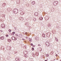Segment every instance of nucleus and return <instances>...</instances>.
I'll use <instances>...</instances> for the list:
<instances>
[{"label": "nucleus", "mask_w": 61, "mask_h": 61, "mask_svg": "<svg viewBox=\"0 0 61 61\" xmlns=\"http://www.w3.org/2000/svg\"><path fill=\"white\" fill-rule=\"evenodd\" d=\"M18 61H20V60H19V59L18 58Z\"/></svg>", "instance_id": "nucleus-25"}, {"label": "nucleus", "mask_w": 61, "mask_h": 61, "mask_svg": "<svg viewBox=\"0 0 61 61\" xmlns=\"http://www.w3.org/2000/svg\"><path fill=\"white\" fill-rule=\"evenodd\" d=\"M43 18L42 17H40L39 18V20H43Z\"/></svg>", "instance_id": "nucleus-8"}, {"label": "nucleus", "mask_w": 61, "mask_h": 61, "mask_svg": "<svg viewBox=\"0 0 61 61\" xmlns=\"http://www.w3.org/2000/svg\"><path fill=\"white\" fill-rule=\"evenodd\" d=\"M7 41H8L9 42H11V40H10L9 39H8L7 40Z\"/></svg>", "instance_id": "nucleus-11"}, {"label": "nucleus", "mask_w": 61, "mask_h": 61, "mask_svg": "<svg viewBox=\"0 0 61 61\" xmlns=\"http://www.w3.org/2000/svg\"><path fill=\"white\" fill-rule=\"evenodd\" d=\"M45 61H47L46 60H45Z\"/></svg>", "instance_id": "nucleus-30"}, {"label": "nucleus", "mask_w": 61, "mask_h": 61, "mask_svg": "<svg viewBox=\"0 0 61 61\" xmlns=\"http://www.w3.org/2000/svg\"><path fill=\"white\" fill-rule=\"evenodd\" d=\"M35 4V1H32V4H33V5H34Z\"/></svg>", "instance_id": "nucleus-7"}, {"label": "nucleus", "mask_w": 61, "mask_h": 61, "mask_svg": "<svg viewBox=\"0 0 61 61\" xmlns=\"http://www.w3.org/2000/svg\"><path fill=\"white\" fill-rule=\"evenodd\" d=\"M35 16H37L38 15V13H37V12H35Z\"/></svg>", "instance_id": "nucleus-5"}, {"label": "nucleus", "mask_w": 61, "mask_h": 61, "mask_svg": "<svg viewBox=\"0 0 61 61\" xmlns=\"http://www.w3.org/2000/svg\"><path fill=\"white\" fill-rule=\"evenodd\" d=\"M57 4H58V2L57 1H55L53 3L54 5H56Z\"/></svg>", "instance_id": "nucleus-2"}, {"label": "nucleus", "mask_w": 61, "mask_h": 61, "mask_svg": "<svg viewBox=\"0 0 61 61\" xmlns=\"http://www.w3.org/2000/svg\"><path fill=\"white\" fill-rule=\"evenodd\" d=\"M37 38H38L37 36H36V40H37Z\"/></svg>", "instance_id": "nucleus-20"}, {"label": "nucleus", "mask_w": 61, "mask_h": 61, "mask_svg": "<svg viewBox=\"0 0 61 61\" xmlns=\"http://www.w3.org/2000/svg\"><path fill=\"white\" fill-rule=\"evenodd\" d=\"M46 56H47V57H48L49 56V55L48 54H47V55H46Z\"/></svg>", "instance_id": "nucleus-23"}, {"label": "nucleus", "mask_w": 61, "mask_h": 61, "mask_svg": "<svg viewBox=\"0 0 61 61\" xmlns=\"http://www.w3.org/2000/svg\"><path fill=\"white\" fill-rule=\"evenodd\" d=\"M8 31L9 32H11V30L9 29V30Z\"/></svg>", "instance_id": "nucleus-17"}, {"label": "nucleus", "mask_w": 61, "mask_h": 61, "mask_svg": "<svg viewBox=\"0 0 61 61\" xmlns=\"http://www.w3.org/2000/svg\"><path fill=\"white\" fill-rule=\"evenodd\" d=\"M18 12V10L17 9H14L13 10V13L14 14H17Z\"/></svg>", "instance_id": "nucleus-1"}, {"label": "nucleus", "mask_w": 61, "mask_h": 61, "mask_svg": "<svg viewBox=\"0 0 61 61\" xmlns=\"http://www.w3.org/2000/svg\"><path fill=\"white\" fill-rule=\"evenodd\" d=\"M17 59V58H16V59H15V60L16 61V60Z\"/></svg>", "instance_id": "nucleus-29"}, {"label": "nucleus", "mask_w": 61, "mask_h": 61, "mask_svg": "<svg viewBox=\"0 0 61 61\" xmlns=\"http://www.w3.org/2000/svg\"><path fill=\"white\" fill-rule=\"evenodd\" d=\"M38 46H41V45L40 44H38Z\"/></svg>", "instance_id": "nucleus-24"}, {"label": "nucleus", "mask_w": 61, "mask_h": 61, "mask_svg": "<svg viewBox=\"0 0 61 61\" xmlns=\"http://www.w3.org/2000/svg\"><path fill=\"white\" fill-rule=\"evenodd\" d=\"M20 14H21V15H23V13L22 12H21L20 13Z\"/></svg>", "instance_id": "nucleus-14"}, {"label": "nucleus", "mask_w": 61, "mask_h": 61, "mask_svg": "<svg viewBox=\"0 0 61 61\" xmlns=\"http://www.w3.org/2000/svg\"><path fill=\"white\" fill-rule=\"evenodd\" d=\"M46 45L47 46H49V44L48 42H46Z\"/></svg>", "instance_id": "nucleus-4"}, {"label": "nucleus", "mask_w": 61, "mask_h": 61, "mask_svg": "<svg viewBox=\"0 0 61 61\" xmlns=\"http://www.w3.org/2000/svg\"><path fill=\"white\" fill-rule=\"evenodd\" d=\"M6 36L7 37H8L9 36V35H6Z\"/></svg>", "instance_id": "nucleus-18"}, {"label": "nucleus", "mask_w": 61, "mask_h": 61, "mask_svg": "<svg viewBox=\"0 0 61 61\" xmlns=\"http://www.w3.org/2000/svg\"><path fill=\"white\" fill-rule=\"evenodd\" d=\"M12 40H17V39L15 38V37L13 36L12 37Z\"/></svg>", "instance_id": "nucleus-3"}, {"label": "nucleus", "mask_w": 61, "mask_h": 61, "mask_svg": "<svg viewBox=\"0 0 61 61\" xmlns=\"http://www.w3.org/2000/svg\"><path fill=\"white\" fill-rule=\"evenodd\" d=\"M4 38L3 36H2L0 37V39H1L2 40H3L4 39Z\"/></svg>", "instance_id": "nucleus-6"}, {"label": "nucleus", "mask_w": 61, "mask_h": 61, "mask_svg": "<svg viewBox=\"0 0 61 61\" xmlns=\"http://www.w3.org/2000/svg\"><path fill=\"white\" fill-rule=\"evenodd\" d=\"M29 41H31V39H30V40H29Z\"/></svg>", "instance_id": "nucleus-26"}, {"label": "nucleus", "mask_w": 61, "mask_h": 61, "mask_svg": "<svg viewBox=\"0 0 61 61\" xmlns=\"http://www.w3.org/2000/svg\"><path fill=\"white\" fill-rule=\"evenodd\" d=\"M15 32H13V33H12V34H13V35H14V34H15Z\"/></svg>", "instance_id": "nucleus-19"}, {"label": "nucleus", "mask_w": 61, "mask_h": 61, "mask_svg": "<svg viewBox=\"0 0 61 61\" xmlns=\"http://www.w3.org/2000/svg\"><path fill=\"white\" fill-rule=\"evenodd\" d=\"M45 19L46 20H48V18L47 17V16L46 17Z\"/></svg>", "instance_id": "nucleus-12"}, {"label": "nucleus", "mask_w": 61, "mask_h": 61, "mask_svg": "<svg viewBox=\"0 0 61 61\" xmlns=\"http://www.w3.org/2000/svg\"><path fill=\"white\" fill-rule=\"evenodd\" d=\"M33 20L34 21H36V19L35 18H34L33 19Z\"/></svg>", "instance_id": "nucleus-13"}, {"label": "nucleus", "mask_w": 61, "mask_h": 61, "mask_svg": "<svg viewBox=\"0 0 61 61\" xmlns=\"http://www.w3.org/2000/svg\"><path fill=\"white\" fill-rule=\"evenodd\" d=\"M19 19L20 20H23L24 19L22 18H19Z\"/></svg>", "instance_id": "nucleus-10"}, {"label": "nucleus", "mask_w": 61, "mask_h": 61, "mask_svg": "<svg viewBox=\"0 0 61 61\" xmlns=\"http://www.w3.org/2000/svg\"><path fill=\"white\" fill-rule=\"evenodd\" d=\"M4 26L5 25H4V24H2L1 25V27H2L3 28L4 27Z\"/></svg>", "instance_id": "nucleus-9"}, {"label": "nucleus", "mask_w": 61, "mask_h": 61, "mask_svg": "<svg viewBox=\"0 0 61 61\" xmlns=\"http://www.w3.org/2000/svg\"><path fill=\"white\" fill-rule=\"evenodd\" d=\"M56 56H57V54H56Z\"/></svg>", "instance_id": "nucleus-28"}, {"label": "nucleus", "mask_w": 61, "mask_h": 61, "mask_svg": "<svg viewBox=\"0 0 61 61\" xmlns=\"http://www.w3.org/2000/svg\"><path fill=\"white\" fill-rule=\"evenodd\" d=\"M56 41H58V39L57 38H56Z\"/></svg>", "instance_id": "nucleus-16"}, {"label": "nucleus", "mask_w": 61, "mask_h": 61, "mask_svg": "<svg viewBox=\"0 0 61 61\" xmlns=\"http://www.w3.org/2000/svg\"><path fill=\"white\" fill-rule=\"evenodd\" d=\"M30 45H31V46H32L33 45V44L32 43H31L30 44Z\"/></svg>", "instance_id": "nucleus-21"}, {"label": "nucleus", "mask_w": 61, "mask_h": 61, "mask_svg": "<svg viewBox=\"0 0 61 61\" xmlns=\"http://www.w3.org/2000/svg\"><path fill=\"white\" fill-rule=\"evenodd\" d=\"M28 56H27V55H25V57H28Z\"/></svg>", "instance_id": "nucleus-15"}, {"label": "nucleus", "mask_w": 61, "mask_h": 61, "mask_svg": "<svg viewBox=\"0 0 61 61\" xmlns=\"http://www.w3.org/2000/svg\"><path fill=\"white\" fill-rule=\"evenodd\" d=\"M26 39H27V38H28V37H26Z\"/></svg>", "instance_id": "nucleus-27"}, {"label": "nucleus", "mask_w": 61, "mask_h": 61, "mask_svg": "<svg viewBox=\"0 0 61 61\" xmlns=\"http://www.w3.org/2000/svg\"><path fill=\"white\" fill-rule=\"evenodd\" d=\"M60 61H61V60H60Z\"/></svg>", "instance_id": "nucleus-31"}, {"label": "nucleus", "mask_w": 61, "mask_h": 61, "mask_svg": "<svg viewBox=\"0 0 61 61\" xmlns=\"http://www.w3.org/2000/svg\"><path fill=\"white\" fill-rule=\"evenodd\" d=\"M32 51H33L34 50V49L33 48H32Z\"/></svg>", "instance_id": "nucleus-22"}]
</instances>
